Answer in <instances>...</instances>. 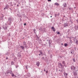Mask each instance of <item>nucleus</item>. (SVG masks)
<instances>
[{
    "instance_id": "f8f14e48",
    "label": "nucleus",
    "mask_w": 78,
    "mask_h": 78,
    "mask_svg": "<svg viewBox=\"0 0 78 78\" xmlns=\"http://www.w3.org/2000/svg\"><path fill=\"white\" fill-rule=\"evenodd\" d=\"M20 47H21L22 48V49H24V48H24V47L23 46H20Z\"/></svg>"
},
{
    "instance_id": "f257e3e1",
    "label": "nucleus",
    "mask_w": 78,
    "mask_h": 78,
    "mask_svg": "<svg viewBox=\"0 0 78 78\" xmlns=\"http://www.w3.org/2000/svg\"><path fill=\"white\" fill-rule=\"evenodd\" d=\"M11 18H9V24L11 25Z\"/></svg>"
},
{
    "instance_id": "5701e85b",
    "label": "nucleus",
    "mask_w": 78,
    "mask_h": 78,
    "mask_svg": "<svg viewBox=\"0 0 78 78\" xmlns=\"http://www.w3.org/2000/svg\"><path fill=\"white\" fill-rule=\"evenodd\" d=\"M42 59H43H43H44V57L42 58Z\"/></svg>"
},
{
    "instance_id": "9b49d317",
    "label": "nucleus",
    "mask_w": 78,
    "mask_h": 78,
    "mask_svg": "<svg viewBox=\"0 0 78 78\" xmlns=\"http://www.w3.org/2000/svg\"><path fill=\"white\" fill-rule=\"evenodd\" d=\"M10 74H11L12 75V76H14V75L12 73H10Z\"/></svg>"
},
{
    "instance_id": "e433bc0d",
    "label": "nucleus",
    "mask_w": 78,
    "mask_h": 78,
    "mask_svg": "<svg viewBox=\"0 0 78 78\" xmlns=\"http://www.w3.org/2000/svg\"><path fill=\"white\" fill-rule=\"evenodd\" d=\"M62 45H63V44H62Z\"/></svg>"
},
{
    "instance_id": "72a5a7b5",
    "label": "nucleus",
    "mask_w": 78,
    "mask_h": 78,
    "mask_svg": "<svg viewBox=\"0 0 78 78\" xmlns=\"http://www.w3.org/2000/svg\"><path fill=\"white\" fill-rule=\"evenodd\" d=\"M51 17H52V16H51Z\"/></svg>"
},
{
    "instance_id": "c9c22d12",
    "label": "nucleus",
    "mask_w": 78,
    "mask_h": 78,
    "mask_svg": "<svg viewBox=\"0 0 78 78\" xmlns=\"http://www.w3.org/2000/svg\"><path fill=\"white\" fill-rule=\"evenodd\" d=\"M63 17H65V16H63Z\"/></svg>"
},
{
    "instance_id": "cd10ccee",
    "label": "nucleus",
    "mask_w": 78,
    "mask_h": 78,
    "mask_svg": "<svg viewBox=\"0 0 78 78\" xmlns=\"http://www.w3.org/2000/svg\"><path fill=\"white\" fill-rule=\"evenodd\" d=\"M24 25H26V23L24 24Z\"/></svg>"
},
{
    "instance_id": "c85d7f7f",
    "label": "nucleus",
    "mask_w": 78,
    "mask_h": 78,
    "mask_svg": "<svg viewBox=\"0 0 78 78\" xmlns=\"http://www.w3.org/2000/svg\"><path fill=\"white\" fill-rule=\"evenodd\" d=\"M6 59H8V58L7 57V58H6Z\"/></svg>"
},
{
    "instance_id": "423d86ee",
    "label": "nucleus",
    "mask_w": 78,
    "mask_h": 78,
    "mask_svg": "<svg viewBox=\"0 0 78 78\" xmlns=\"http://www.w3.org/2000/svg\"><path fill=\"white\" fill-rule=\"evenodd\" d=\"M62 64H63V66H66V64L65 63V62L64 61L62 62Z\"/></svg>"
},
{
    "instance_id": "0eeeda50",
    "label": "nucleus",
    "mask_w": 78,
    "mask_h": 78,
    "mask_svg": "<svg viewBox=\"0 0 78 78\" xmlns=\"http://www.w3.org/2000/svg\"><path fill=\"white\" fill-rule=\"evenodd\" d=\"M51 29H52L53 31H55V28L54 27H51Z\"/></svg>"
},
{
    "instance_id": "4be33fe9",
    "label": "nucleus",
    "mask_w": 78,
    "mask_h": 78,
    "mask_svg": "<svg viewBox=\"0 0 78 78\" xmlns=\"http://www.w3.org/2000/svg\"><path fill=\"white\" fill-rule=\"evenodd\" d=\"M73 61H74V62H75V59H73Z\"/></svg>"
},
{
    "instance_id": "ea45409f",
    "label": "nucleus",
    "mask_w": 78,
    "mask_h": 78,
    "mask_svg": "<svg viewBox=\"0 0 78 78\" xmlns=\"http://www.w3.org/2000/svg\"><path fill=\"white\" fill-rule=\"evenodd\" d=\"M18 55H19V54H18Z\"/></svg>"
},
{
    "instance_id": "a19ab883",
    "label": "nucleus",
    "mask_w": 78,
    "mask_h": 78,
    "mask_svg": "<svg viewBox=\"0 0 78 78\" xmlns=\"http://www.w3.org/2000/svg\"><path fill=\"white\" fill-rule=\"evenodd\" d=\"M75 8V7H74Z\"/></svg>"
},
{
    "instance_id": "b1692460",
    "label": "nucleus",
    "mask_w": 78,
    "mask_h": 78,
    "mask_svg": "<svg viewBox=\"0 0 78 78\" xmlns=\"http://www.w3.org/2000/svg\"><path fill=\"white\" fill-rule=\"evenodd\" d=\"M48 2H51V0H48Z\"/></svg>"
},
{
    "instance_id": "9d476101",
    "label": "nucleus",
    "mask_w": 78,
    "mask_h": 78,
    "mask_svg": "<svg viewBox=\"0 0 78 78\" xmlns=\"http://www.w3.org/2000/svg\"><path fill=\"white\" fill-rule=\"evenodd\" d=\"M63 6L64 7H67V5L66 3H64L63 4Z\"/></svg>"
},
{
    "instance_id": "20e7f679",
    "label": "nucleus",
    "mask_w": 78,
    "mask_h": 78,
    "mask_svg": "<svg viewBox=\"0 0 78 78\" xmlns=\"http://www.w3.org/2000/svg\"><path fill=\"white\" fill-rule=\"evenodd\" d=\"M40 64V62H37L36 65L37 66H39V65Z\"/></svg>"
},
{
    "instance_id": "ddd939ff",
    "label": "nucleus",
    "mask_w": 78,
    "mask_h": 78,
    "mask_svg": "<svg viewBox=\"0 0 78 78\" xmlns=\"http://www.w3.org/2000/svg\"><path fill=\"white\" fill-rule=\"evenodd\" d=\"M55 5H57V6H58L59 5V4L58 3H56L55 4Z\"/></svg>"
},
{
    "instance_id": "f704fd0d",
    "label": "nucleus",
    "mask_w": 78,
    "mask_h": 78,
    "mask_svg": "<svg viewBox=\"0 0 78 78\" xmlns=\"http://www.w3.org/2000/svg\"><path fill=\"white\" fill-rule=\"evenodd\" d=\"M39 55H41V54H39Z\"/></svg>"
},
{
    "instance_id": "2eb2a0df",
    "label": "nucleus",
    "mask_w": 78,
    "mask_h": 78,
    "mask_svg": "<svg viewBox=\"0 0 78 78\" xmlns=\"http://www.w3.org/2000/svg\"><path fill=\"white\" fill-rule=\"evenodd\" d=\"M65 75V76L66 77H67V73H65V74H64Z\"/></svg>"
},
{
    "instance_id": "393cba45",
    "label": "nucleus",
    "mask_w": 78,
    "mask_h": 78,
    "mask_svg": "<svg viewBox=\"0 0 78 78\" xmlns=\"http://www.w3.org/2000/svg\"><path fill=\"white\" fill-rule=\"evenodd\" d=\"M12 73V71H11L10 72H9L10 73Z\"/></svg>"
},
{
    "instance_id": "1a4fd4ad",
    "label": "nucleus",
    "mask_w": 78,
    "mask_h": 78,
    "mask_svg": "<svg viewBox=\"0 0 78 78\" xmlns=\"http://www.w3.org/2000/svg\"><path fill=\"white\" fill-rule=\"evenodd\" d=\"M59 66H61V67H62V66H63V65H62L61 63H59L58 64V67H59Z\"/></svg>"
},
{
    "instance_id": "2f4dec72",
    "label": "nucleus",
    "mask_w": 78,
    "mask_h": 78,
    "mask_svg": "<svg viewBox=\"0 0 78 78\" xmlns=\"http://www.w3.org/2000/svg\"><path fill=\"white\" fill-rule=\"evenodd\" d=\"M26 69H27V66H26Z\"/></svg>"
},
{
    "instance_id": "58836bf2",
    "label": "nucleus",
    "mask_w": 78,
    "mask_h": 78,
    "mask_svg": "<svg viewBox=\"0 0 78 78\" xmlns=\"http://www.w3.org/2000/svg\"><path fill=\"white\" fill-rule=\"evenodd\" d=\"M71 53H72V52H71Z\"/></svg>"
},
{
    "instance_id": "f03ea898",
    "label": "nucleus",
    "mask_w": 78,
    "mask_h": 78,
    "mask_svg": "<svg viewBox=\"0 0 78 78\" xmlns=\"http://www.w3.org/2000/svg\"><path fill=\"white\" fill-rule=\"evenodd\" d=\"M71 70H75L76 68L75 67L73 66H72L71 67Z\"/></svg>"
},
{
    "instance_id": "a878e982",
    "label": "nucleus",
    "mask_w": 78,
    "mask_h": 78,
    "mask_svg": "<svg viewBox=\"0 0 78 78\" xmlns=\"http://www.w3.org/2000/svg\"><path fill=\"white\" fill-rule=\"evenodd\" d=\"M57 15H58V16H59V13H58V14H57Z\"/></svg>"
},
{
    "instance_id": "4c0bfd02",
    "label": "nucleus",
    "mask_w": 78,
    "mask_h": 78,
    "mask_svg": "<svg viewBox=\"0 0 78 78\" xmlns=\"http://www.w3.org/2000/svg\"><path fill=\"white\" fill-rule=\"evenodd\" d=\"M46 73H47V71H46Z\"/></svg>"
},
{
    "instance_id": "aec40b11",
    "label": "nucleus",
    "mask_w": 78,
    "mask_h": 78,
    "mask_svg": "<svg viewBox=\"0 0 78 78\" xmlns=\"http://www.w3.org/2000/svg\"><path fill=\"white\" fill-rule=\"evenodd\" d=\"M57 34H60V33H59V32H57Z\"/></svg>"
},
{
    "instance_id": "39448f33",
    "label": "nucleus",
    "mask_w": 78,
    "mask_h": 78,
    "mask_svg": "<svg viewBox=\"0 0 78 78\" xmlns=\"http://www.w3.org/2000/svg\"><path fill=\"white\" fill-rule=\"evenodd\" d=\"M9 7V6L8 5H6L5 8H4V9H8V7Z\"/></svg>"
},
{
    "instance_id": "c756f323",
    "label": "nucleus",
    "mask_w": 78,
    "mask_h": 78,
    "mask_svg": "<svg viewBox=\"0 0 78 78\" xmlns=\"http://www.w3.org/2000/svg\"><path fill=\"white\" fill-rule=\"evenodd\" d=\"M7 29V28H6L5 29V30H6Z\"/></svg>"
},
{
    "instance_id": "a211bd4d",
    "label": "nucleus",
    "mask_w": 78,
    "mask_h": 78,
    "mask_svg": "<svg viewBox=\"0 0 78 78\" xmlns=\"http://www.w3.org/2000/svg\"><path fill=\"white\" fill-rule=\"evenodd\" d=\"M49 44H51V42H50V41H51V40H49Z\"/></svg>"
},
{
    "instance_id": "4468645a",
    "label": "nucleus",
    "mask_w": 78,
    "mask_h": 78,
    "mask_svg": "<svg viewBox=\"0 0 78 78\" xmlns=\"http://www.w3.org/2000/svg\"><path fill=\"white\" fill-rule=\"evenodd\" d=\"M68 45V44H65L64 46L65 47H67Z\"/></svg>"
},
{
    "instance_id": "7c9ffc66",
    "label": "nucleus",
    "mask_w": 78,
    "mask_h": 78,
    "mask_svg": "<svg viewBox=\"0 0 78 78\" xmlns=\"http://www.w3.org/2000/svg\"><path fill=\"white\" fill-rule=\"evenodd\" d=\"M17 6L18 7H19V5H17Z\"/></svg>"
},
{
    "instance_id": "6ab92c4d",
    "label": "nucleus",
    "mask_w": 78,
    "mask_h": 78,
    "mask_svg": "<svg viewBox=\"0 0 78 78\" xmlns=\"http://www.w3.org/2000/svg\"><path fill=\"white\" fill-rule=\"evenodd\" d=\"M40 53L41 55L42 54V51H40Z\"/></svg>"
},
{
    "instance_id": "dca6fc26",
    "label": "nucleus",
    "mask_w": 78,
    "mask_h": 78,
    "mask_svg": "<svg viewBox=\"0 0 78 78\" xmlns=\"http://www.w3.org/2000/svg\"><path fill=\"white\" fill-rule=\"evenodd\" d=\"M55 17H57L58 16V14H55Z\"/></svg>"
},
{
    "instance_id": "412c9836",
    "label": "nucleus",
    "mask_w": 78,
    "mask_h": 78,
    "mask_svg": "<svg viewBox=\"0 0 78 78\" xmlns=\"http://www.w3.org/2000/svg\"><path fill=\"white\" fill-rule=\"evenodd\" d=\"M70 43H71V44H72V41H70Z\"/></svg>"
},
{
    "instance_id": "f3484780",
    "label": "nucleus",
    "mask_w": 78,
    "mask_h": 78,
    "mask_svg": "<svg viewBox=\"0 0 78 78\" xmlns=\"http://www.w3.org/2000/svg\"><path fill=\"white\" fill-rule=\"evenodd\" d=\"M69 9L70 10H72V9H73L72 8H69Z\"/></svg>"
},
{
    "instance_id": "bb28decb",
    "label": "nucleus",
    "mask_w": 78,
    "mask_h": 78,
    "mask_svg": "<svg viewBox=\"0 0 78 78\" xmlns=\"http://www.w3.org/2000/svg\"><path fill=\"white\" fill-rule=\"evenodd\" d=\"M6 73L7 74H8V73H9V72H7Z\"/></svg>"
},
{
    "instance_id": "473e14b6",
    "label": "nucleus",
    "mask_w": 78,
    "mask_h": 78,
    "mask_svg": "<svg viewBox=\"0 0 78 78\" xmlns=\"http://www.w3.org/2000/svg\"><path fill=\"white\" fill-rule=\"evenodd\" d=\"M16 5V4H15V5Z\"/></svg>"
},
{
    "instance_id": "6e6552de",
    "label": "nucleus",
    "mask_w": 78,
    "mask_h": 78,
    "mask_svg": "<svg viewBox=\"0 0 78 78\" xmlns=\"http://www.w3.org/2000/svg\"><path fill=\"white\" fill-rule=\"evenodd\" d=\"M74 41H76V44H77L78 45V40H76V39H74Z\"/></svg>"
},
{
    "instance_id": "7ed1b4c3",
    "label": "nucleus",
    "mask_w": 78,
    "mask_h": 78,
    "mask_svg": "<svg viewBox=\"0 0 78 78\" xmlns=\"http://www.w3.org/2000/svg\"><path fill=\"white\" fill-rule=\"evenodd\" d=\"M23 45L25 47H26V48H27V46L26 45V43H25V41H24L23 42Z\"/></svg>"
}]
</instances>
